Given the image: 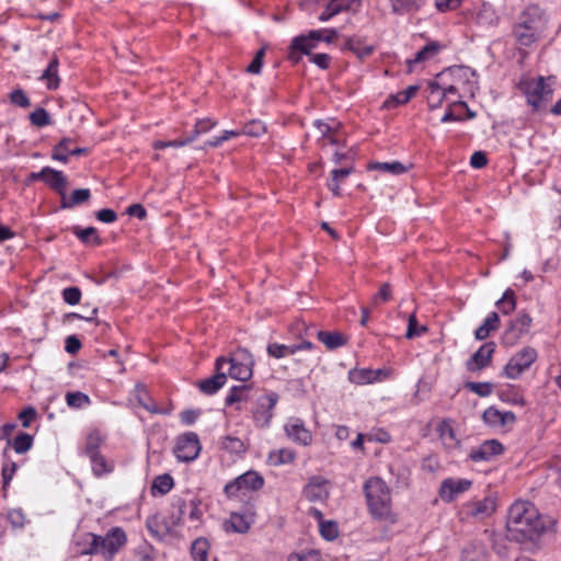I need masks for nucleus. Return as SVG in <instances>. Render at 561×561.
Segmentation results:
<instances>
[{
  "label": "nucleus",
  "instance_id": "f257e3e1",
  "mask_svg": "<svg viewBox=\"0 0 561 561\" xmlns=\"http://www.w3.org/2000/svg\"><path fill=\"white\" fill-rule=\"evenodd\" d=\"M541 528L539 513L531 503L517 501L510 507L506 522V536L510 540H533Z\"/></svg>",
  "mask_w": 561,
  "mask_h": 561
},
{
  "label": "nucleus",
  "instance_id": "f03ea898",
  "mask_svg": "<svg viewBox=\"0 0 561 561\" xmlns=\"http://www.w3.org/2000/svg\"><path fill=\"white\" fill-rule=\"evenodd\" d=\"M546 16L538 5H528L513 26V37L519 47H531L546 27Z\"/></svg>",
  "mask_w": 561,
  "mask_h": 561
},
{
  "label": "nucleus",
  "instance_id": "7ed1b4c3",
  "mask_svg": "<svg viewBox=\"0 0 561 561\" xmlns=\"http://www.w3.org/2000/svg\"><path fill=\"white\" fill-rule=\"evenodd\" d=\"M370 514L378 519L391 517V495L387 484L378 477L370 478L364 485Z\"/></svg>",
  "mask_w": 561,
  "mask_h": 561
},
{
  "label": "nucleus",
  "instance_id": "20e7f679",
  "mask_svg": "<svg viewBox=\"0 0 561 561\" xmlns=\"http://www.w3.org/2000/svg\"><path fill=\"white\" fill-rule=\"evenodd\" d=\"M253 365L252 354L245 348H238L229 358H226L225 371L233 379L245 381L252 376Z\"/></svg>",
  "mask_w": 561,
  "mask_h": 561
},
{
  "label": "nucleus",
  "instance_id": "39448f33",
  "mask_svg": "<svg viewBox=\"0 0 561 561\" xmlns=\"http://www.w3.org/2000/svg\"><path fill=\"white\" fill-rule=\"evenodd\" d=\"M125 542L124 530L114 528L105 537L93 536L90 552L101 553L106 560H111Z\"/></svg>",
  "mask_w": 561,
  "mask_h": 561
},
{
  "label": "nucleus",
  "instance_id": "423d86ee",
  "mask_svg": "<svg viewBox=\"0 0 561 561\" xmlns=\"http://www.w3.org/2000/svg\"><path fill=\"white\" fill-rule=\"evenodd\" d=\"M520 89L527 98V103L535 112L539 111L543 103L551 99L552 90L542 77L520 82Z\"/></svg>",
  "mask_w": 561,
  "mask_h": 561
},
{
  "label": "nucleus",
  "instance_id": "0eeeda50",
  "mask_svg": "<svg viewBox=\"0 0 561 561\" xmlns=\"http://www.w3.org/2000/svg\"><path fill=\"white\" fill-rule=\"evenodd\" d=\"M201 448L198 436L190 432L178 437L173 451L179 460L192 461L199 455Z\"/></svg>",
  "mask_w": 561,
  "mask_h": 561
},
{
  "label": "nucleus",
  "instance_id": "6e6552de",
  "mask_svg": "<svg viewBox=\"0 0 561 561\" xmlns=\"http://www.w3.org/2000/svg\"><path fill=\"white\" fill-rule=\"evenodd\" d=\"M537 353L531 347H524L515 354L504 367V374L511 379L517 378L535 362Z\"/></svg>",
  "mask_w": 561,
  "mask_h": 561
},
{
  "label": "nucleus",
  "instance_id": "1a4fd4ad",
  "mask_svg": "<svg viewBox=\"0 0 561 561\" xmlns=\"http://www.w3.org/2000/svg\"><path fill=\"white\" fill-rule=\"evenodd\" d=\"M263 484L264 479L257 472L248 471L238 477L234 481L228 483L225 486V493L228 496H237L238 492L241 490L256 491L261 489Z\"/></svg>",
  "mask_w": 561,
  "mask_h": 561
},
{
  "label": "nucleus",
  "instance_id": "9d476101",
  "mask_svg": "<svg viewBox=\"0 0 561 561\" xmlns=\"http://www.w3.org/2000/svg\"><path fill=\"white\" fill-rule=\"evenodd\" d=\"M32 180L44 181L53 190H55L60 196L66 191L68 181L61 171L54 170L49 167L42 169L39 172H34L30 175Z\"/></svg>",
  "mask_w": 561,
  "mask_h": 561
},
{
  "label": "nucleus",
  "instance_id": "9b49d317",
  "mask_svg": "<svg viewBox=\"0 0 561 561\" xmlns=\"http://www.w3.org/2000/svg\"><path fill=\"white\" fill-rule=\"evenodd\" d=\"M226 357L220 356L216 359V375L199 381L198 388L206 394H214L217 392L227 380V373L225 371Z\"/></svg>",
  "mask_w": 561,
  "mask_h": 561
},
{
  "label": "nucleus",
  "instance_id": "f8f14e48",
  "mask_svg": "<svg viewBox=\"0 0 561 561\" xmlns=\"http://www.w3.org/2000/svg\"><path fill=\"white\" fill-rule=\"evenodd\" d=\"M494 351L495 344L493 342H488L480 346V348L467 362V369L469 371H479L489 366Z\"/></svg>",
  "mask_w": 561,
  "mask_h": 561
},
{
  "label": "nucleus",
  "instance_id": "ddd939ff",
  "mask_svg": "<svg viewBox=\"0 0 561 561\" xmlns=\"http://www.w3.org/2000/svg\"><path fill=\"white\" fill-rule=\"evenodd\" d=\"M471 484V481L467 479L448 478L442 482L439 494L443 500L451 502L456 499V496L469 490Z\"/></svg>",
  "mask_w": 561,
  "mask_h": 561
},
{
  "label": "nucleus",
  "instance_id": "4468645a",
  "mask_svg": "<svg viewBox=\"0 0 561 561\" xmlns=\"http://www.w3.org/2000/svg\"><path fill=\"white\" fill-rule=\"evenodd\" d=\"M285 432L287 437L296 444L309 446L312 443L311 432L307 430L304 423L298 419L290 420L285 425Z\"/></svg>",
  "mask_w": 561,
  "mask_h": 561
},
{
  "label": "nucleus",
  "instance_id": "2eb2a0df",
  "mask_svg": "<svg viewBox=\"0 0 561 561\" xmlns=\"http://www.w3.org/2000/svg\"><path fill=\"white\" fill-rule=\"evenodd\" d=\"M278 401L276 393L264 396L259 401V408L254 412V420L260 426H266L273 417L272 410Z\"/></svg>",
  "mask_w": 561,
  "mask_h": 561
},
{
  "label": "nucleus",
  "instance_id": "dca6fc26",
  "mask_svg": "<svg viewBox=\"0 0 561 561\" xmlns=\"http://www.w3.org/2000/svg\"><path fill=\"white\" fill-rule=\"evenodd\" d=\"M495 500L492 497L471 501L465 505L466 514L468 516L481 519L492 515L495 512Z\"/></svg>",
  "mask_w": 561,
  "mask_h": 561
},
{
  "label": "nucleus",
  "instance_id": "f3484780",
  "mask_svg": "<svg viewBox=\"0 0 561 561\" xmlns=\"http://www.w3.org/2000/svg\"><path fill=\"white\" fill-rule=\"evenodd\" d=\"M73 142V139L71 138H62L53 150L51 158L54 160L67 163L68 162V156H81L88 153V148H81V147H71V144Z\"/></svg>",
  "mask_w": 561,
  "mask_h": 561
},
{
  "label": "nucleus",
  "instance_id": "a211bd4d",
  "mask_svg": "<svg viewBox=\"0 0 561 561\" xmlns=\"http://www.w3.org/2000/svg\"><path fill=\"white\" fill-rule=\"evenodd\" d=\"M502 451L503 446L501 443L496 439H490L482 443L478 448L472 449L469 456L473 461H488Z\"/></svg>",
  "mask_w": 561,
  "mask_h": 561
},
{
  "label": "nucleus",
  "instance_id": "6ab92c4d",
  "mask_svg": "<svg viewBox=\"0 0 561 561\" xmlns=\"http://www.w3.org/2000/svg\"><path fill=\"white\" fill-rule=\"evenodd\" d=\"M305 495L311 502L323 501L329 495L328 481L320 477H313L305 488Z\"/></svg>",
  "mask_w": 561,
  "mask_h": 561
},
{
  "label": "nucleus",
  "instance_id": "aec40b11",
  "mask_svg": "<svg viewBox=\"0 0 561 561\" xmlns=\"http://www.w3.org/2000/svg\"><path fill=\"white\" fill-rule=\"evenodd\" d=\"M483 421L493 426H506L513 424L516 420L515 414L511 411L502 412L493 407L488 408L483 412Z\"/></svg>",
  "mask_w": 561,
  "mask_h": 561
},
{
  "label": "nucleus",
  "instance_id": "412c9836",
  "mask_svg": "<svg viewBox=\"0 0 561 561\" xmlns=\"http://www.w3.org/2000/svg\"><path fill=\"white\" fill-rule=\"evenodd\" d=\"M254 519V512L247 514L232 513L225 527L227 530L231 529L234 533L245 534L249 531L250 526Z\"/></svg>",
  "mask_w": 561,
  "mask_h": 561
},
{
  "label": "nucleus",
  "instance_id": "4be33fe9",
  "mask_svg": "<svg viewBox=\"0 0 561 561\" xmlns=\"http://www.w3.org/2000/svg\"><path fill=\"white\" fill-rule=\"evenodd\" d=\"M461 561H488V552L479 540H472L462 548Z\"/></svg>",
  "mask_w": 561,
  "mask_h": 561
},
{
  "label": "nucleus",
  "instance_id": "5701e85b",
  "mask_svg": "<svg viewBox=\"0 0 561 561\" xmlns=\"http://www.w3.org/2000/svg\"><path fill=\"white\" fill-rule=\"evenodd\" d=\"M381 376H386V373L382 369H355L350 371V380L357 385H365L378 381L380 380Z\"/></svg>",
  "mask_w": 561,
  "mask_h": 561
},
{
  "label": "nucleus",
  "instance_id": "b1692460",
  "mask_svg": "<svg viewBox=\"0 0 561 561\" xmlns=\"http://www.w3.org/2000/svg\"><path fill=\"white\" fill-rule=\"evenodd\" d=\"M355 1L356 0H330L325 10L320 14L319 20L325 22L343 11L351 10Z\"/></svg>",
  "mask_w": 561,
  "mask_h": 561
},
{
  "label": "nucleus",
  "instance_id": "393cba45",
  "mask_svg": "<svg viewBox=\"0 0 561 561\" xmlns=\"http://www.w3.org/2000/svg\"><path fill=\"white\" fill-rule=\"evenodd\" d=\"M58 58L54 56L39 78L41 80L46 82V88L48 90H56L60 84V78L58 76Z\"/></svg>",
  "mask_w": 561,
  "mask_h": 561
},
{
  "label": "nucleus",
  "instance_id": "a878e982",
  "mask_svg": "<svg viewBox=\"0 0 561 561\" xmlns=\"http://www.w3.org/2000/svg\"><path fill=\"white\" fill-rule=\"evenodd\" d=\"M317 335L329 350L339 348L347 343V337L340 332L319 331Z\"/></svg>",
  "mask_w": 561,
  "mask_h": 561
},
{
  "label": "nucleus",
  "instance_id": "bb28decb",
  "mask_svg": "<svg viewBox=\"0 0 561 561\" xmlns=\"http://www.w3.org/2000/svg\"><path fill=\"white\" fill-rule=\"evenodd\" d=\"M90 190L88 188H78L72 192L70 196H67L66 191L62 193L61 197V208H72L76 205L82 204L90 198Z\"/></svg>",
  "mask_w": 561,
  "mask_h": 561
},
{
  "label": "nucleus",
  "instance_id": "cd10ccee",
  "mask_svg": "<svg viewBox=\"0 0 561 561\" xmlns=\"http://www.w3.org/2000/svg\"><path fill=\"white\" fill-rule=\"evenodd\" d=\"M419 90L417 85H410L405 90L398 92L394 95H390L383 103V107L392 108L399 104L408 103Z\"/></svg>",
  "mask_w": 561,
  "mask_h": 561
},
{
  "label": "nucleus",
  "instance_id": "c85d7f7f",
  "mask_svg": "<svg viewBox=\"0 0 561 561\" xmlns=\"http://www.w3.org/2000/svg\"><path fill=\"white\" fill-rule=\"evenodd\" d=\"M311 49L312 46L308 44L306 36H297L291 42L289 58L294 62H298L301 58V54L310 55Z\"/></svg>",
  "mask_w": 561,
  "mask_h": 561
},
{
  "label": "nucleus",
  "instance_id": "c756f323",
  "mask_svg": "<svg viewBox=\"0 0 561 561\" xmlns=\"http://www.w3.org/2000/svg\"><path fill=\"white\" fill-rule=\"evenodd\" d=\"M439 437L447 449H455L459 446L454 428L448 421H443L438 427Z\"/></svg>",
  "mask_w": 561,
  "mask_h": 561
},
{
  "label": "nucleus",
  "instance_id": "7c9ffc66",
  "mask_svg": "<svg viewBox=\"0 0 561 561\" xmlns=\"http://www.w3.org/2000/svg\"><path fill=\"white\" fill-rule=\"evenodd\" d=\"M91 461H92V470L95 476H102L104 473H108L113 470V467L107 463L105 458L99 454V451L93 447L88 448Z\"/></svg>",
  "mask_w": 561,
  "mask_h": 561
},
{
  "label": "nucleus",
  "instance_id": "2f4dec72",
  "mask_svg": "<svg viewBox=\"0 0 561 561\" xmlns=\"http://www.w3.org/2000/svg\"><path fill=\"white\" fill-rule=\"evenodd\" d=\"M369 170H379L390 174L399 175L405 173L409 168L399 161L392 162H370L368 164Z\"/></svg>",
  "mask_w": 561,
  "mask_h": 561
},
{
  "label": "nucleus",
  "instance_id": "473e14b6",
  "mask_svg": "<svg viewBox=\"0 0 561 561\" xmlns=\"http://www.w3.org/2000/svg\"><path fill=\"white\" fill-rule=\"evenodd\" d=\"M499 322H500V319H499L497 313L491 312L484 320L483 324L480 325L476 330V332H474L476 339L480 340V341L485 340L489 336L491 331H494L497 329Z\"/></svg>",
  "mask_w": 561,
  "mask_h": 561
},
{
  "label": "nucleus",
  "instance_id": "72a5a7b5",
  "mask_svg": "<svg viewBox=\"0 0 561 561\" xmlns=\"http://www.w3.org/2000/svg\"><path fill=\"white\" fill-rule=\"evenodd\" d=\"M499 22V16L492 5L483 3L477 14V23L482 26H494Z\"/></svg>",
  "mask_w": 561,
  "mask_h": 561
},
{
  "label": "nucleus",
  "instance_id": "f704fd0d",
  "mask_svg": "<svg viewBox=\"0 0 561 561\" xmlns=\"http://www.w3.org/2000/svg\"><path fill=\"white\" fill-rule=\"evenodd\" d=\"M296 453L289 448H280L270 453L268 460L273 466H280L294 462Z\"/></svg>",
  "mask_w": 561,
  "mask_h": 561
},
{
  "label": "nucleus",
  "instance_id": "c9c22d12",
  "mask_svg": "<svg viewBox=\"0 0 561 561\" xmlns=\"http://www.w3.org/2000/svg\"><path fill=\"white\" fill-rule=\"evenodd\" d=\"M352 172V168L335 169L332 171V179L328 183V187L335 195H341L340 183L344 181Z\"/></svg>",
  "mask_w": 561,
  "mask_h": 561
},
{
  "label": "nucleus",
  "instance_id": "e433bc0d",
  "mask_svg": "<svg viewBox=\"0 0 561 561\" xmlns=\"http://www.w3.org/2000/svg\"><path fill=\"white\" fill-rule=\"evenodd\" d=\"M220 446L224 450L233 454H242L247 450L245 443L239 437L225 436L221 438Z\"/></svg>",
  "mask_w": 561,
  "mask_h": 561
},
{
  "label": "nucleus",
  "instance_id": "4c0bfd02",
  "mask_svg": "<svg viewBox=\"0 0 561 561\" xmlns=\"http://www.w3.org/2000/svg\"><path fill=\"white\" fill-rule=\"evenodd\" d=\"M209 543L204 538H198L192 543L191 553L194 561H208Z\"/></svg>",
  "mask_w": 561,
  "mask_h": 561
},
{
  "label": "nucleus",
  "instance_id": "58836bf2",
  "mask_svg": "<svg viewBox=\"0 0 561 561\" xmlns=\"http://www.w3.org/2000/svg\"><path fill=\"white\" fill-rule=\"evenodd\" d=\"M440 48L442 46L438 43H430L428 45L424 46L420 51H417L413 59L409 60V65L411 66L413 64H419L432 58L440 50Z\"/></svg>",
  "mask_w": 561,
  "mask_h": 561
},
{
  "label": "nucleus",
  "instance_id": "ea45409f",
  "mask_svg": "<svg viewBox=\"0 0 561 561\" xmlns=\"http://www.w3.org/2000/svg\"><path fill=\"white\" fill-rule=\"evenodd\" d=\"M296 352H298V347H293V345L278 343H271L267 345V353L274 358H283L288 355H294Z\"/></svg>",
  "mask_w": 561,
  "mask_h": 561
},
{
  "label": "nucleus",
  "instance_id": "a19ab883",
  "mask_svg": "<svg viewBox=\"0 0 561 561\" xmlns=\"http://www.w3.org/2000/svg\"><path fill=\"white\" fill-rule=\"evenodd\" d=\"M173 486V479L170 474H161L158 476L151 485V491L153 494H165L168 493Z\"/></svg>",
  "mask_w": 561,
  "mask_h": 561
},
{
  "label": "nucleus",
  "instance_id": "79ce46f5",
  "mask_svg": "<svg viewBox=\"0 0 561 561\" xmlns=\"http://www.w3.org/2000/svg\"><path fill=\"white\" fill-rule=\"evenodd\" d=\"M394 12L403 13L417 10L423 0H390Z\"/></svg>",
  "mask_w": 561,
  "mask_h": 561
},
{
  "label": "nucleus",
  "instance_id": "37998d69",
  "mask_svg": "<svg viewBox=\"0 0 561 561\" xmlns=\"http://www.w3.org/2000/svg\"><path fill=\"white\" fill-rule=\"evenodd\" d=\"M496 305L504 314H508L514 311L516 307L514 291L512 289L505 290L503 297L496 302Z\"/></svg>",
  "mask_w": 561,
  "mask_h": 561
},
{
  "label": "nucleus",
  "instance_id": "c03bdc74",
  "mask_svg": "<svg viewBox=\"0 0 561 561\" xmlns=\"http://www.w3.org/2000/svg\"><path fill=\"white\" fill-rule=\"evenodd\" d=\"M90 113L89 106L80 101L73 100L72 108L69 113V119L83 122L85 116Z\"/></svg>",
  "mask_w": 561,
  "mask_h": 561
},
{
  "label": "nucleus",
  "instance_id": "a18cd8bd",
  "mask_svg": "<svg viewBox=\"0 0 561 561\" xmlns=\"http://www.w3.org/2000/svg\"><path fill=\"white\" fill-rule=\"evenodd\" d=\"M346 47L352 50L359 59H364L373 53L371 46H362L360 42L356 38H348Z\"/></svg>",
  "mask_w": 561,
  "mask_h": 561
},
{
  "label": "nucleus",
  "instance_id": "49530a36",
  "mask_svg": "<svg viewBox=\"0 0 561 561\" xmlns=\"http://www.w3.org/2000/svg\"><path fill=\"white\" fill-rule=\"evenodd\" d=\"M136 390L138 392L137 394V400H138V403L144 408L146 409L147 411L151 412V413H161L160 410H158V408L156 407V404L153 402H151V399L149 398H146L147 397V393H146V389L142 385H137L136 386Z\"/></svg>",
  "mask_w": 561,
  "mask_h": 561
},
{
  "label": "nucleus",
  "instance_id": "de8ad7c7",
  "mask_svg": "<svg viewBox=\"0 0 561 561\" xmlns=\"http://www.w3.org/2000/svg\"><path fill=\"white\" fill-rule=\"evenodd\" d=\"M73 233L84 243H89L90 239H92L94 244L101 243V239L96 233V229L93 227H88L84 229L75 228Z\"/></svg>",
  "mask_w": 561,
  "mask_h": 561
},
{
  "label": "nucleus",
  "instance_id": "09e8293b",
  "mask_svg": "<svg viewBox=\"0 0 561 561\" xmlns=\"http://www.w3.org/2000/svg\"><path fill=\"white\" fill-rule=\"evenodd\" d=\"M30 121L36 127H44L50 124V116L45 108L39 107L30 114Z\"/></svg>",
  "mask_w": 561,
  "mask_h": 561
},
{
  "label": "nucleus",
  "instance_id": "8fccbe9b",
  "mask_svg": "<svg viewBox=\"0 0 561 561\" xmlns=\"http://www.w3.org/2000/svg\"><path fill=\"white\" fill-rule=\"evenodd\" d=\"M427 331L425 325H419L415 313H411L408 319V330L405 333L407 339H413Z\"/></svg>",
  "mask_w": 561,
  "mask_h": 561
},
{
  "label": "nucleus",
  "instance_id": "3c124183",
  "mask_svg": "<svg viewBox=\"0 0 561 561\" xmlns=\"http://www.w3.org/2000/svg\"><path fill=\"white\" fill-rule=\"evenodd\" d=\"M33 438L30 434L22 433L13 440V448L18 454L26 453L32 446Z\"/></svg>",
  "mask_w": 561,
  "mask_h": 561
},
{
  "label": "nucleus",
  "instance_id": "603ef678",
  "mask_svg": "<svg viewBox=\"0 0 561 561\" xmlns=\"http://www.w3.org/2000/svg\"><path fill=\"white\" fill-rule=\"evenodd\" d=\"M265 125L261 121H251L241 129L242 135L259 137L265 133Z\"/></svg>",
  "mask_w": 561,
  "mask_h": 561
},
{
  "label": "nucleus",
  "instance_id": "864d4df0",
  "mask_svg": "<svg viewBox=\"0 0 561 561\" xmlns=\"http://www.w3.org/2000/svg\"><path fill=\"white\" fill-rule=\"evenodd\" d=\"M66 401H67V404L70 408H77L78 409V408H81L84 404H89L90 403V398L85 393H82L80 391L68 392L66 394Z\"/></svg>",
  "mask_w": 561,
  "mask_h": 561
},
{
  "label": "nucleus",
  "instance_id": "5fc2aeb1",
  "mask_svg": "<svg viewBox=\"0 0 561 561\" xmlns=\"http://www.w3.org/2000/svg\"><path fill=\"white\" fill-rule=\"evenodd\" d=\"M466 388L480 397H488L493 392V385L490 382H473L466 383Z\"/></svg>",
  "mask_w": 561,
  "mask_h": 561
},
{
  "label": "nucleus",
  "instance_id": "6e6d98bb",
  "mask_svg": "<svg viewBox=\"0 0 561 561\" xmlns=\"http://www.w3.org/2000/svg\"><path fill=\"white\" fill-rule=\"evenodd\" d=\"M9 99L12 104L20 106V107H28L31 105L30 99L27 98L26 93L22 89H15L13 90Z\"/></svg>",
  "mask_w": 561,
  "mask_h": 561
},
{
  "label": "nucleus",
  "instance_id": "4d7b16f0",
  "mask_svg": "<svg viewBox=\"0 0 561 561\" xmlns=\"http://www.w3.org/2000/svg\"><path fill=\"white\" fill-rule=\"evenodd\" d=\"M249 387L248 386H238L233 387L229 393V396L226 398V404L232 405L236 402L242 401L245 399V393L248 392Z\"/></svg>",
  "mask_w": 561,
  "mask_h": 561
},
{
  "label": "nucleus",
  "instance_id": "13d9d810",
  "mask_svg": "<svg viewBox=\"0 0 561 561\" xmlns=\"http://www.w3.org/2000/svg\"><path fill=\"white\" fill-rule=\"evenodd\" d=\"M531 323V318L526 314H519L512 323L511 330L518 331L519 334L527 332L529 325Z\"/></svg>",
  "mask_w": 561,
  "mask_h": 561
},
{
  "label": "nucleus",
  "instance_id": "bf43d9fd",
  "mask_svg": "<svg viewBox=\"0 0 561 561\" xmlns=\"http://www.w3.org/2000/svg\"><path fill=\"white\" fill-rule=\"evenodd\" d=\"M264 56H265V48L262 47L261 49H259L256 51L253 60L247 67V71L249 73H254V75L259 73L261 71V68H262V65H263Z\"/></svg>",
  "mask_w": 561,
  "mask_h": 561
},
{
  "label": "nucleus",
  "instance_id": "052dcab7",
  "mask_svg": "<svg viewBox=\"0 0 561 561\" xmlns=\"http://www.w3.org/2000/svg\"><path fill=\"white\" fill-rule=\"evenodd\" d=\"M287 561H321V557L318 551L310 550L304 553H291Z\"/></svg>",
  "mask_w": 561,
  "mask_h": 561
},
{
  "label": "nucleus",
  "instance_id": "680f3d73",
  "mask_svg": "<svg viewBox=\"0 0 561 561\" xmlns=\"http://www.w3.org/2000/svg\"><path fill=\"white\" fill-rule=\"evenodd\" d=\"M62 298L69 305H77L81 298V291L78 287H68L62 290Z\"/></svg>",
  "mask_w": 561,
  "mask_h": 561
},
{
  "label": "nucleus",
  "instance_id": "e2e57ef3",
  "mask_svg": "<svg viewBox=\"0 0 561 561\" xmlns=\"http://www.w3.org/2000/svg\"><path fill=\"white\" fill-rule=\"evenodd\" d=\"M320 533L323 538L332 540L337 536V527L332 522H325L320 524Z\"/></svg>",
  "mask_w": 561,
  "mask_h": 561
},
{
  "label": "nucleus",
  "instance_id": "0e129e2a",
  "mask_svg": "<svg viewBox=\"0 0 561 561\" xmlns=\"http://www.w3.org/2000/svg\"><path fill=\"white\" fill-rule=\"evenodd\" d=\"M340 126V123L329 124L323 121H317L314 127L321 134L322 137H327L332 133H335Z\"/></svg>",
  "mask_w": 561,
  "mask_h": 561
},
{
  "label": "nucleus",
  "instance_id": "69168bd1",
  "mask_svg": "<svg viewBox=\"0 0 561 561\" xmlns=\"http://www.w3.org/2000/svg\"><path fill=\"white\" fill-rule=\"evenodd\" d=\"M173 508H174V512L171 514V519H172V525L175 526L181 522V519L185 513L186 504L183 500H178L173 504Z\"/></svg>",
  "mask_w": 561,
  "mask_h": 561
},
{
  "label": "nucleus",
  "instance_id": "338daca9",
  "mask_svg": "<svg viewBox=\"0 0 561 561\" xmlns=\"http://www.w3.org/2000/svg\"><path fill=\"white\" fill-rule=\"evenodd\" d=\"M391 297V286L389 283H385L381 285L379 291L374 296L373 301L374 304H377L379 300L386 302L389 301Z\"/></svg>",
  "mask_w": 561,
  "mask_h": 561
},
{
  "label": "nucleus",
  "instance_id": "774afa93",
  "mask_svg": "<svg viewBox=\"0 0 561 561\" xmlns=\"http://www.w3.org/2000/svg\"><path fill=\"white\" fill-rule=\"evenodd\" d=\"M216 125L217 122L213 121L211 118H202L195 123L194 127L196 128V131L202 135L214 128Z\"/></svg>",
  "mask_w": 561,
  "mask_h": 561
}]
</instances>
